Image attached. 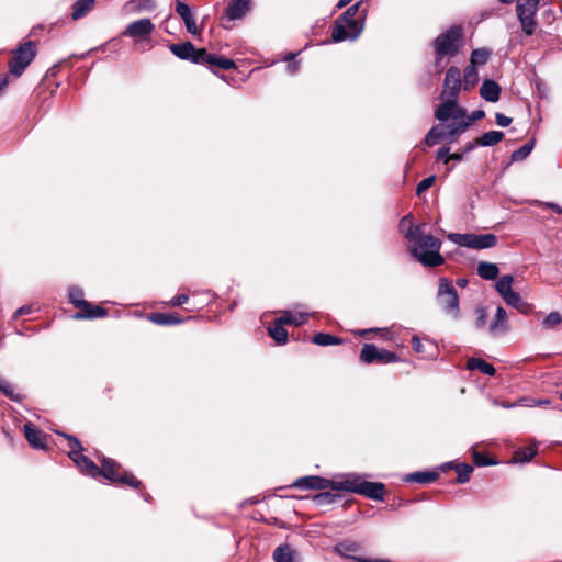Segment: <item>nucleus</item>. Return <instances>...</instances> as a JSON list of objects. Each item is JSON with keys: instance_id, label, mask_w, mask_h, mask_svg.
<instances>
[{"instance_id": "f8f14e48", "label": "nucleus", "mask_w": 562, "mask_h": 562, "mask_svg": "<svg viewBox=\"0 0 562 562\" xmlns=\"http://www.w3.org/2000/svg\"><path fill=\"white\" fill-rule=\"evenodd\" d=\"M461 85V72L459 68L457 66H450L443 80L442 97L447 95L449 98L459 99Z\"/></svg>"}, {"instance_id": "0eeeda50", "label": "nucleus", "mask_w": 562, "mask_h": 562, "mask_svg": "<svg viewBox=\"0 0 562 562\" xmlns=\"http://www.w3.org/2000/svg\"><path fill=\"white\" fill-rule=\"evenodd\" d=\"M540 0H517L516 14L522 32L530 36L535 34L538 23L536 14Z\"/></svg>"}, {"instance_id": "5701e85b", "label": "nucleus", "mask_w": 562, "mask_h": 562, "mask_svg": "<svg viewBox=\"0 0 562 562\" xmlns=\"http://www.w3.org/2000/svg\"><path fill=\"white\" fill-rule=\"evenodd\" d=\"M439 477V473L437 471H416L405 475L404 482L407 483H418V484H430L435 482Z\"/></svg>"}, {"instance_id": "603ef678", "label": "nucleus", "mask_w": 562, "mask_h": 562, "mask_svg": "<svg viewBox=\"0 0 562 562\" xmlns=\"http://www.w3.org/2000/svg\"><path fill=\"white\" fill-rule=\"evenodd\" d=\"M473 459H474V463L479 467L493 465V464L497 463L496 461L487 458L486 456H484L477 451L473 452Z\"/></svg>"}, {"instance_id": "b1692460", "label": "nucleus", "mask_w": 562, "mask_h": 562, "mask_svg": "<svg viewBox=\"0 0 562 562\" xmlns=\"http://www.w3.org/2000/svg\"><path fill=\"white\" fill-rule=\"evenodd\" d=\"M471 249H488L497 244L496 235L492 233L487 234H474L472 233Z\"/></svg>"}, {"instance_id": "2eb2a0df", "label": "nucleus", "mask_w": 562, "mask_h": 562, "mask_svg": "<svg viewBox=\"0 0 562 562\" xmlns=\"http://www.w3.org/2000/svg\"><path fill=\"white\" fill-rule=\"evenodd\" d=\"M200 61L199 65L216 66L224 70L234 69L235 61L224 56L209 53L205 48H200Z\"/></svg>"}, {"instance_id": "39448f33", "label": "nucleus", "mask_w": 562, "mask_h": 562, "mask_svg": "<svg viewBox=\"0 0 562 562\" xmlns=\"http://www.w3.org/2000/svg\"><path fill=\"white\" fill-rule=\"evenodd\" d=\"M437 300L443 312L454 319L460 316L459 295L451 281L439 279Z\"/></svg>"}, {"instance_id": "7ed1b4c3", "label": "nucleus", "mask_w": 562, "mask_h": 562, "mask_svg": "<svg viewBox=\"0 0 562 562\" xmlns=\"http://www.w3.org/2000/svg\"><path fill=\"white\" fill-rule=\"evenodd\" d=\"M463 41V30L460 25H452L440 33L432 42L436 55L447 56L448 59L458 55Z\"/></svg>"}, {"instance_id": "e433bc0d", "label": "nucleus", "mask_w": 562, "mask_h": 562, "mask_svg": "<svg viewBox=\"0 0 562 562\" xmlns=\"http://www.w3.org/2000/svg\"><path fill=\"white\" fill-rule=\"evenodd\" d=\"M314 503L318 507L331 505L340 499V495L330 491H324L316 494L314 497Z\"/></svg>"}, {"instance_id": "9d476101", "label": "nucleus", "mask_w": 562, "mask_h": 562, "mask_svg": "<svg viewBox=\"0 0 562 562\" xmlns=\"http://www.w3.org/2000/svg\"><path fill=\"white\" fill-rule=\"evenodd\" d=\"M154 31L155 24L150 19L144 18L127 24L121 32V36L131 37L137 43L149 38Z\"/></svg>"}, {"instance_id": "4d7b16f0", "label": "nucleus", "mask_w": 562, "mask_h": 562, "mask_svg": "<svg viewBox=\"0 0 562 562\" xmlns=\"http://www.w3.org/2000/svg\"><path fill=\"white\" fill-rule=\"evenodd\" d=\"M495 121H496V124L501 127H507L508 125H510L512 123V117L509 116H506L505 114L501 113V112H497L495 114Z\"/></svg>"}, {"instance_id": "aec40b11", "label": "nucleus", "mask_w": 562, "mask_h": 562, "mask_svg": "<svg viewBox=\"0 0 562 562\" xmlns=\"http://www.w3.org/2000/svg\"><path fill=\"white\" fill-rule=\"evenodd\" d=\"M506 317H507V313H506L505 308L502 306H498L496 308L494 319L491 322V324L488 326V331L494 336L508 331L509 326L506 321Z\"/></svg>"}, {"instance_id": "cd10ccee", "label": "nucleus", "mask_w": 562, "mask_h": 562, "mask_svg": "<svg viewBox=\"0 0 562 562\" xmlns=\"http://www.w3.org/2000/svg\"><path fill=\"white\" fill-rule=\"evenodd\" d=\"M25 439L29 445L35 449H44L45 443L42 439V432L37 430L31 423H26L23 426Z\"/></svg>"}, {"instance_id": "72a5a7b5", "label": "nucleus", "mask_w": 562, "mask_h": 562, "mask_svg": "<svg viewBox=\"0 0 562 562\" xmlns=\"http://www.w3.org/2000/svg\"><path fill=\"white\" fill-rule=\"evenodd\" d=\"M443 467H447V468H454V470L457 471V482L459 484H464L467 482H469L470 480V475L471 473L473 472V467L471 464H468V463H457V464H452V462H447Z\"/></svg>"}, {"instance_id": "c85d7f7f", "label": "nucleus", "mask_w": 562, "mask_h": 562, "mask_svg": "<svg viewBox=\"0 0 562 562\" xmlns=\"http://www.w3.org/2000/svg\"><path fill=\"white\" fill-rule=\"evenodd\" d=\"M156 9L155 0H130L125 4V10L130 13L137 14L142 12H150Z\"/></svg>"}, {"instance_id": "393cba45", "label": "nucleus", "mask_w": 562, "mask_h": 562, "mask_svg": "<svg viewBox=\"0 0 562 562\" xmlns=\"http://www.w3.org/2000/svg\"><path fill=\"white\" fill-rule=\"evenodd\" d=\"M456 102H458V99L447 97V99L442 101V103L439 104L435 110V117L440 123L447 122L452 116L453 109L456 108Z\"/></svg>"}, {"instance_id": "c03bdc74", "label": "nucleus", "mask_w": 562, "mask_h": 562, "mask_svg": "<svg viewBox=\"0 0 562 562\" xmlns=\"http://www.w3.org/2000/svg\"><path fill=\"white\" fill-rule=\"evenodd\" d=\"M448 239L451 243L458 245L459 247L471 248L472 233H465V234L450 233L448 235Z\"/></svg>"}, {"instance_id": "052dcab7", "label": "nucleus", "mask_w": 562, "mask_h": 562, "mask_svg": "<svg viewBox=\"0 0 562 562\" xmlns=\"http://www.w3.org/2000/svg\"><path fill=\"white\" fill-rule=\"evenodd\" d=\"M465 115L467 110L464 108L459 106L458 102H456V108L453 109L451 119H453V121H458L459 119L465 120Z\"/></svg>"}, {"instance_id": "ea45409f", "label": "nucleus", "mask_w": 562, "mask_h": 562, "mask_svg": "<svg viewBox=\"0 0 562 562\" xmlns=\"http://www.w3.org/2000/svg\"><path fill=\"white\" fill-rule=\"evenodd\" d=\"M312 341L318 346H334L342 344V339L327 333H317Z\"/></svg>"}, {"instance_id": "20e7f679", "label": "nucleus", "mask_w": 562, "mask_h": 562, "mask_svg": "<svg viewBox=\"0 0 562 562\" xmlns=\"http://www.w3.org/2000/svg\"><path fill=\"white\" fill-rule=\"evenodd\" d=\"M469 128V122L452 121L451 123L443 125L439 123L434 125L425 136V143L428 146H435L443 139H448L453 143L458 137Z\"/></svg>"}, {"instance_id": "423d86ee", "label": "nucleus", "mask_w": 562, "mask_h": 562, "mask_svg": "<svg viewBox=\"0 0 562 562\" xmlns=\"http://www.w3.org/2000/svg\"><path fill=\"white\" fill-rule=\"evenodd\" d=\"M36 56L35 42L27 41L18 46L9 60L10 74L20 77Z\"/></svg>"}, {"instance_id": "0e129e2a", "label": "nucleus", "mask_w": 562, "mask_h": 562, "mask_svg": "<svg viewBox=\"0 0 562 562\" xmlns=\"http://www.w3.org/2000/svg\"><path fill=\"white\" fill-rule=\"evenodd\" d=\"M446 57L447 56H439V55L435 54V67L438 72L443 70L445 65L442 64V61H443V58H446Z\"/></svg>"}, {"instance_id": "412c9836", "label": "nucleus", "mask_w": 562, "mask_h": 562, "mask_svg": "<svg viewBox=\"0 0 562 562\" xmlns=\"http://www.w3.org/2000/svg\"><path fill=\"white\" fill-rule=\"evenodd\" d=\"M480 95L487 102H497L501 95V87L495 80L485 79L480 88Z\"/></svg>"}, {"instance_id": "a878e982", "label": "nucleus", "mask_w": 562, "mask_h": 562, "mask_svg": "<svg viewBox=\"0 0 562 562\" xmlns=\"http://www.w3.org/2000/svg\"><path fill=\"white\" fill-rule=\"evenodd\" d=\"M148 319L156 325L171 326L183 323V318L179 317L173 313H151L148 315Z\"/></svg>"}, {"instance_id": "ddd939ff", "label": "nucleus", "mask_w": 562, "mask_h": 562, "mask_svg": "<svg viewBox=\"0 0 562 562\" xmlns=\"http://www.w3.org/2000/svg\"><path fill=\"white\" fill-rule=\"evenodd\" d=\"M169 49L179 59L199 65L201 57L200 48H195L191 42L187 41L183 43L171 44L169 45Z\"/></svg>"}, {"instance_id": "6ab92c4d", "label": "nucleus", "mask_w": 562, "mask_h": 562, "mask_svg": "<svg viewBox=\"0 0 562 562\" xmlns=\"http://www.w3.org/2000/svg\"><path fill=\"white\" fill-rule=\"evenodd\" d=\"M79 312L74 315L75 319H95L108 315V311L101 306L92 305L90 302H79Z\"/></svg>"}, {"instance_id": "f03ea898", "label": "nucleus", "mask_w": 562, "mask_h": 562, "mask_svg": "<svg viewBox=\"0 0 562 562\" xmlns=\"http://www.w3.org/2000/svg\"><path fill=\"white\" fill-rule=\"evenodd\" d=\"M424 226L411 223L404 233V238L413 243L408 248V252L425 267H438L445 261L440 255L442 243L430 234H424Z\"/></svg>"}, {"instance_id": "a211bd4d", "label": "nucleus", "mask_w": 562, "mask_h": 562, "mask_svg": "<svg viewBox=\"0 0 562 562\" xmlns=\"http://www.w3.org/2000/svg\"><path fill=\"white\" fill-rule=\"evenodd\" d=\"M175 10L177 14L182 19L186 29L190 34L196 35L200 33V29L196 26L191 8L187 3L177 0Z\"/></svg>"}, {"instance_id": "dca6fc26", "label": "nucleus", "mask_w": 562, "mask_h": 562, "mask_svg": "<svg viewBox=\"0 0 562 562\" xmlns=\"http://www.w3.org/2000/svg\"><path fill=\"white\" fill-rule=\"evenodd\" d=\"M367 16V9H362L358 20H348L342 22L344 33L347 36L346 41H356L363 31L364 27V19Z\"/></svg>"}, {"instance_id": "8fccbe9b", "label": "nucleus", "mask_w": 562, "mask_h": 562, "mask_svg": "<svg viewBox=\"0 0 562 562\" xmlns=\"http://www.w3.org/2000/svg\"><path fill=\"white\" fill-rule=\"evenodd\" d=\"M507 305L519 308V305L522 303L521 296L519 293L512 290L505 296L502 297Z\"/></svg>"}, {"instance_id": "13d9d810", "label": "nucleus", "mask_w": 562, "mask_h": 562, "mask_svg": "<svg viewBox=\"0 0 562 562\" xmlns=\"http://www.w3.org/2000/svg\"><path fill=\"white\" fill-rule=\"evenodd\" d=\"M484 116H485V112L483 110H475L470 115H468L465 117V120H463V121L469 122V126H470L473 122L481 120Z\"/></svg>"}, {"instance_id": "f257e3e1", "label": "nucleus", "mask_w": 562, "mask_h": 562, "mask_svg": "<svg viewBox=\"0 0 562 562\" xmlns=\"http://www.w3.org/2000/svg\"><path fill=\"white\" fill-rule=\"evenodd\" d=\"M291 487L308 491H323L331 488L336 492H350L366 496L373 501H382L385 492V485L380 482H369L364 475L359 473H346L340 475L339 481L328 480L317 475H308L296 479Z\"/></svg>"}, {"instance_id": "4468645a", "label": "nucleus", "mask_w": 562, "mask_h": 562, "mask_svg": "<svg viewBox=\"0 0 562 562\" xmlns=\"http://www.w3.org/2000/svg\"><path fill=\"white\" fill-rule=\"evenodd\" d=\"M334 551L344 558L351 559L357 562H384L382 560L380 561V560H372V559L356 557V554L360 551V546L357 542L351 541V540H345V541L338 542L334 547Z\"/></svg>"}, {"instance_id": "c756f323", "label": "nucleus", "mask_w": 562, "mask_h": 562, "mask_svg": "<svg viewBox=\"0 0 562 562\" xmlns=\"http://www.w3.org/2000/svg\"><path fill=\"white\" fill-rule=\"evenodd\" d=\"M467 368L471 371L479 370L488 376H494L496 373L495 368L481 358H470L467 362Z\"/></svg>"}, {"instance_id": "de8ad7c7", "label": "nucleus", "mask_w": 562, "mask_h": 562, "mask_svg": "<svg viewBox=\"0 0 562 562\" xmlns=\"http://www.w3.org/2000/svg\"><path fill=\"white\" fill-rule=\"evenodd\" d=\"M68 297H69V302L71 304H74L77 308H79L81 306L79 304V302H86V300L83 299V291H82V289L77 286V285L69 286V289H68Z\"/></svg>"}, {"instance_id": "a18cd8bd", "label": "nucleus", "mask_w": 562, "mask_h": 562, "mask_svg": "<svg viewBox=\"0 0 562 562\" xmlns=\"http://www.w3.org/2000/svg\"><path fill=\"white\" fill-rule=\"evenodd\" d=\"M491 52L486 48H476L472 50L470 57L471 65H484L487 63Z\"/></svg>"}, {"instance_id": "7c9ffc66", "label": "nucleus", "mask_w": 562, "mask_h": 562, "mask_svg": "<svg viewBox=\"0 0 562 562\" xmlns=\"http://www.w3.org/2000/svg\"><path fill=\"white\" fill-rule=\"evenodd\" d=\"M268 333L278 345H283L288 341V330L284 328V325L280 323L279 318L268 328Z\"/></svg>"}, {"instance_id": "37998d69", "label": "nucleus", "mask_w": 562, "mask_h": 562, "mask_svg": "<svg viewBox=\"0 0 562 562\" xmlns=\"http://www.w3.org/2000/svg\"><path fill=\"white\" fill-rule=\"evenodd\" d=\"M513 281L514 279L510 274H504L497 279L495 283V289L502 297L513 290Z\"/></svg>"}, {"instance_id": "680f3d73", "label": "nucleus", "mask_w": 562, "mask_h": 562, "mask_svg": "<svg viewBox=\"0 0 562 562\" xmlns=\"http://www.w3.org/2000/svg\"><path fill=\"white\" fill-rule=\"evenodd\" d=\"M32 311V307L30 305H24L18 308L13 314V319H18L21 315L30 314Z\"/></svg>"}, {"instance_id": "774afa93", "label": "nucleus", "mask_w": 562, "mask_h": 562, "mask_svg": "<svg viewBox=\"0 0 562 562\" xmlns=\"http://www.w3.org/2000/svg\"><path fill=\"white\" fill-rule=\"evenodd\" d=\"M8 85H9V76L8 75L1 76L0 77V93L5 90Z\"/></svg>"}, {"instance_id": "58836bf2", "label": "nucleus", "mask_w": 562, "mask_h": 562, "mask_svg": "<svg viewBox=\"0 0 562 562\" xmlns=\"http://www.w3.org/2000/svg\"><path fill=\"white\" fill-rule=\"evenodd\" d=\"M504 133L501 131H488L483 133L480 137V146L482 147H491L502 142L504 138Z\"/></svg>"}, {"instance_id": "f704fd0d", "label": "nucleus", "mask_w": 562, "mask_h": 562, "mask_svg": "<svg viewBox=\"0 0 562 562\" xmlns=\"http://www.w3.org/2000/svg\"><path fill=\"white\" fill-rule=\"evenodd\" d=\"M499 269L495 263L481 261L477 266V274L484 280H495Z\"/></svg>"}, {"instance_id": "1a4fd4ad", "label": "nucleus", "mask_w": 562, "mask_h": 562, "mask_svg": "<svg viewBox=\"0 0 562 562\" xmlns=\"http://www.w3.org/2000/svg\"><path fill=\"white\" fill-rule=\"evenodd\" d=\"M360 361L366 364L371 363H394L400 361V357L386 349H379L374 344H364L360 351Z\"/></svg>"}, {"instance_id": "09e8293b", "label": "nucleus", "mask_w": 562, "mask_h": 562, "mask_svg": "<svg viewBox=\"0 0 562 562\" xmlns=\"http://www.w3.org/2000/svg\"><path fill=\"white\" fill-rule=\"evenodd\" d=\"M562 323V315L559 312L549 313L542 321V326L547 329L554 328Z\"/></svg>"}, {"instance_id": "9b49d317", "label": "nucleus", "mask_w": 562, "mask_h": 562, "mask_svg": "<svg viewBox=\"0 0 562 562\" xmlns=\"http://www.w3.org/2000/svg\"><path fill=\"white\" fill-rule=\"evenodd\" d=\"M362 1H358L350 5L330 26V36L334 43H341L346 41L347 36L342 31L344 26L341 23L348 20H358L356 15L359 13Z\"/></svg>"}, {"instance_id": "c9c22d12", "label": "nucleus", "mask_w": 562, "mask_h": 562, "mask_svg": "<svg viewBox=\"0 0 562 562\" xmlns=\"http://www.w3.org/2000/svg\"><path fill=\"white\" fill-rule=\"evenodd\" d=\"M479 81V71L476 66L469 64L463 69V88L469 90L473 88Z\"/></svg>"}, {"instance_id": "49530a36", "label": "nucleus", "mask_w": 562, "mask_h": 562, "mask_svg": "<svg viewBox=\"0 0 562 562\" xmlns=\"http://www.w3.org/2000/svg\"><path fill=\"white\" fill-rule=\"evenodd\" d=\"M536 454V449L531 447H527L524 449H519L514 454V461L517 463H526L529 462Z\"/></svg>"}, {"instance_id": "69168bd1", "label": "nucleus", "mask_w": 562, "mask_h": 562, "mask_svg": "<svg viewBox=\"0 0 562 562\" xmlns=\"http://www.w3.org/2000/svg\"><path fill=\"white\" fill-rule=\"evenodd\" d=\"M477 146H480V138L479 139H474L472 142H469L467 145H465V148H464V154L467 153H470L472 151L473 149H475Z\"/></svg>"}, {"instance_id": "2f4dec72", "label": "nucleus", "mask_w": 562, "mask_h": 562, "mask_svg": "<svg viewBox=\"0 0 562 562\" xmlns=\"http://www.w3.org/2000/svg\"><path fill=\"white\" fill-rule=\"evenodd\" d=\"M95 0H77L72 5V20L82 19L94 7Z\"/></svg>"}, {"instance_id": "bf43d9fd", "label": "nucleus", "mask_w": 562, "mask_h": 562, "mask_svg": "<svg viewBox=\"0 0 562 562\" xmlns=\"http://www.w3.org/2000/svg\"><path fill=\"white\" fill-rule=\"evenodd\" d=\"M189 300V296L184 293H181V294H178L176 296H173L170 301H169V304L171 306H180V305H183L184 303H187Z\"/></svg>"}, {"instance_id": "4be33fe9", "label": "nucleus", "mask_w": 562, "mask_h": 562, "mask_svg": "<svg viewBox=\"0 0 562 562\" xmlns=\"http://www.w3.org/2000/svg\"><path fill=\"white\" fill-rule=\"evenodd\" d=\"M75 464L80 469V471L89 475L93 479L100 476L101 469L98 467L91 459L83 456L82 453L76 457L75 459H71Z\"/></svg>"}, {"instance_id": "864d4df0", "label": "nucleus", "mask_w": 562, "mask_h": 562, "mask_svg": "<svg viewBox=\"0 0 562 562\" xmlns=\"http://www.w3.org/2000/svg\"><path fill=\"white\" fill-rule=\"evenodd\" d=\"M296 55H297V53H289L285 56V60L289 61V64L286 66V70L290 75H294L300 68V63L297 60H294Z\"/></svg>"}, {"instance_id": "3c124183", "label": "nucleus", "mask_w": 562, "mask_h": 562, "mask_svg": "<svg viewBox=\"0 0 562 562\" xmlns=\"http://www.w3.org/2000/svg\"><path fill=\"white\" fill-rule=\"evenodd\" d=\"M436 176H429L427 178H424L416 188V194L420 196L425 191H427L435 182Z\"/></svg>"}, {"instance_id": "4c0bfd02", "label": "nucleus", "mask_w": 562, "mask_h": 562, "mask_svg": "<svg viewBox=\"0 0 562 562\" xmlns=\"http://www.w3.org/2000/svg\"><path fill=\"white\" fill-rule=\"evenodd\" d=\"M535 145H536V139L531 138L525 145H522L518 149L514 150L510 155L512 161L517 162V161L525 160L530 155V153L533 150Z\"/></svg>"}, {"instance_id": "6e6d98bb", "label": "nucleus", "mask_w": 562, "mask_h": 562, "mask_svg": "<svg viewBox=\"0 0 562 562\" xmlns=\"http://www.w3.org/2000/svg\"><path fill=\"white\" fill-rule=\"evenodd\" d=\"M437 160H442L445 164H448L450 160V147L449 146H442L437 150L436 154Z\"/></svg>"}, {"instance_id": "a19ab883", "label": "nucleus", "mask_w": 562, "mask_h": 562, "mask_svg": "<svg viewBox=\"0 0 562 562\" xmlns=\"http://www.w3.org/2000/svg\"><path fill=\"white\" fill-rule=\"evenodd\" d=\"M57 434L61 435L63 437H65L68 440V446L70 449V451L68 452V456L70 459H75L76 457H78L79 454L82 453V450H83L82 445L75 436L68 435L65 432H59V431H57Z\"/></svg>"}, {"instance_id": "473e14b6", "label": "nucleus", "mask_w": 562, "mask_h": 562, "mask_svg": "<svg viewBox=\"0 0 562 562\" xmlns=\"http://www.w3.org/2000/svg\"><path fill=\"white\" fill-rule=\"evenodd\" d=\"M310 314L308 313H291L289 311H285L282 313V315L279 317V321L283 325H294V326H301L304 323H306Z\"/></svg>"}, {"instance_id": "bb28decb", "label": "nucleus", "mask_w": 562, "mask_h": 562, "mask_svg": "<svg viewBox=\"0 0 562 562\" xmlns=\"http://www.w3.org/2000/svg\"><path fill=\"white\" fill-rule=\"evenodd\" d=\"M274 562H300L297 552L289 544H281L273 552Z\"/></svg>"}, {"instance_id": "6e6552de", "label": "nucleus", "mask_w": 562, "mask_h": 562, "mask_svg": "<svg viewBox=\"0 0 562 562\" xmlns=\"http://www.w3.org/2000/svg\"><path fill=\"white\" fill-rule=\"evenodd\" d=\"M102 467L100 475L105 477L106 480L113 483H123L127 484L133 488H139L142 486V482L137 480L131 472H123L120 474L116 470L120 468V464L114 460L103 457L101 460Z\"/></svg>"}, {"instance_id": "79ce46f5", "label": "nucleus", "mask_w": 562, "mask_h": 562, "mask_svg": "<svg viewBox=\"0 0 562 562\" xmlns=\"http://www.w3.org/2000/svg\"><path fill=\"white\" fill-rule=\"evenodd\" d=\"M0 392L16 403H20L23 398L22 395L14 391L13 385L3 378H0Z\"/></svg>"}, {"instance_id": "e2e57ef3", "label": "nucleus", "mask_w": 562, "mask_h": 562, "mask_svg": "<svg viewBox=\"0 0 562 562\" xmlns=\"http://www.w3.org/2000/svg\"><path fill=\"white\" fill-rule=\"evenodd\" d=\"M412 347H413L414 351H416L418 353L424 351L423 350V344H422L420 339L417 336H414L412 338Z\"/></svg>"}, {"instance_id": "5fc2aeb1", "label": "nucleus", "mask_w": 562, "mask_h": 562, "mask_svg": "<svg viewBox=\"0 0 562 562\" xmlns=\"http://www.w3.org/2000/svg\"><path fill=\"white\" fill-rule=\"evenodd\" d=\"M476 319H475V326L476 328L481 329L486 324V312L484 307H477L476 308Z\"/></svg>"}, {"instance_id": "f3484780", "label": "nucleus", "mask_w": 562, "mask_h": 562, "mask_svg": "<svg viewBox=\"0 0 562 562\" xmlns=\"http://www.w3.org/2000/svg\"><path fill=\"white\" fill-rule=\"evenodd\" d=\"M251 9V0H231L225 9V16L229 21L243 19Z\"/></svg>"}, {"instance_id": "338daca9", "label": "nucleus", "mask_w": 562, "mask_h": 562, "mask_svg": "<svg viewBox=\"0 0 562 562\" xmlns=\"http://www.w3.org/2000/svg\"><path fill=\"white\" fill-rule=\"evenodd\" d=\"M547 207H549L551 211H553L557 214H562V207L555 203V202H548L546 203Z\"/></svg>"}]
</instances>
